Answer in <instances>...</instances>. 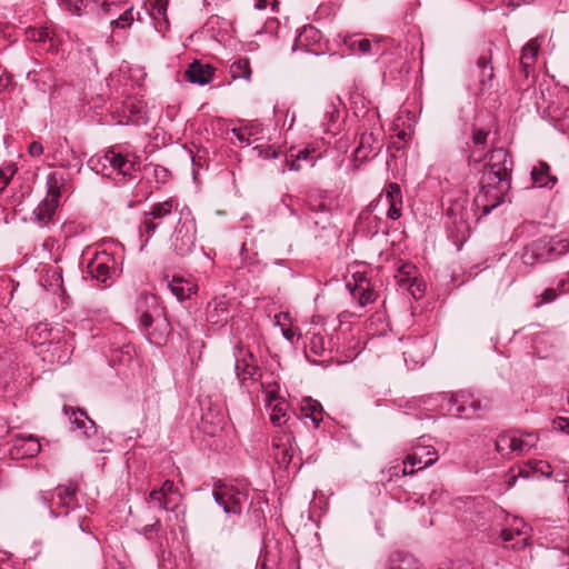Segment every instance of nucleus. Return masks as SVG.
Returning <instances> with one entry per match:
<instances>
[{
  "instance_id": "obj_22",
  "label": "nucleus",
  "mask_w": 569,
  "mask_h": 569,
  "mask_svg": "<svg viewBox=\"0 0 569 569\" xmlns=\"http://www.w3.org/2000/svg\"><path fill=\"white\" fill-rule=\"evenodd\" d=\"M355 283L348 282V288L353 299H356L360 307H365L368 303L375 301L376 292L372 289L369 279L365 274H353Z\"/></svg>"
},
{
  "instance_id": "obj_9",
  "label": "nucleus",
  "mask_w": 569,
  "mask_h": 569,
  "mask_svg": "<svg viewBox=\"0 0 569 569\" xmlns=\"http://www.w3.org/2000/svg\"><path fill=\"white\" fill-rule=\"evenodd\" d=\"M568 251L567 239L540 238L526 246L521 258L525 264L532 266L556 260Z\"/></svg>"
},
{
  "instance_id": "obj_51",
  "label": "nucleus",
  "mask_w": 569,
  "mask_h": 569,
  "mask_svg": "<svg viewBox=\"0 0 569 569\" xmlns=\"http://www.w3.org/2000/svg\"><path fill=\"white\" fill-rule=\"evenodd\" d=\"M567 282L568 279H561L558 283V288H547L540 296L542 301L547 303L552 302L560 292L569 291V288H566Z\"/></svg>"
},
{
  "instance_id": "obj_59",
  "label": "nucleus",
  "mask_w": 569,
  "mask_h": 569,
  "mask_svg": "<svg viewBox=\"0 0 569 569\" xmlns=\"http://www.w3.org/2000/svg\"><path fill=\"white\" fill-rule=\"evenodd\" d=\"M406 459L402 463H397L388 469V480L391 481L393 478L405 477L406 473Z\"/></svg>"
},
{
  "instance_id": "obj_21",
  "label": "nucleus",
  "mask_w": 569,
  "mask_h": 569,
  "mask_svg": "<svg viewBox=\"0 0 569 569\" xmlns=\"http://www.w3.org/2000/svg\"><path fill=\"white\" fill-rule=\"evenodd\" d=\"M207 320L216 326L223 327L231 318L229 300L224 297H214L208 302L206 309Z\"/></svg>"
},
{
  "instance_id": "obj_13",
  "label": "nucleus",
  "mask_w": 569,
  "mask_h": 569,
  "mask_svg": "<svg viewBox=\"0 0 569 569\" xmlns=\"http://www.w3.org/2000/svg\"><path fill=\"white\" fill-rule=\"evenodd\" d=\"M481 183V189L473 199V207L476 212L481 211L480 217H485L506 201L511 184L502 187L500 180H490L486 174Z\"/></svg>"
},
{
  "instance_id": "obj_15",
  "label": "nucleus",
  "mask_w": 569,
  "mask_h": 569,
  "mask_svg": "<svg viewBox=\"0 0 569 569\" xmlns=\"http://www.w3.org/2000/svg\"><path fill=\"white\" fill-rule=\"evenodd\" d=\"M488 157V173L486 178H490V180H500L501 186L511 184V173L513 161L511 154L507 149L503 148H495L485 158Z\"/></svg>"
},
{
  "instance_id": "obj_57",
  "label": "nucleus",
  "mask_w": 569,
  "mask_h": 569,
  "mask_svg": "<svg viewBox=\"0 0 569 569\" xmlns=\"http://www.w3.org/2000/svg\"><path fill=\"white\" fill-rule=\"evenodd\" d=\"M256 569H278V562L276 559H270L269 552H266L259 558Z\"/></svg>"
},
{
  "instance_id": "obj_47",
  "label": "nucleus",
  "mask_w": 569,
  "mask_h": 569,
  "mask_svg": "<svg viewBox=\"0 0 569 569\" xmlns=\"http://www.w3.org/2000/svg\"><path fill=\"white\" fill-rule=\"evenodd\" d=\"M230 74L232 79H246L251 78L250 60L247 57L236 59L230 64Z\"/></svg>"
},
{
  "instance_id": "obj_43",
  "label": "nucleus",
  "mask_w": 569,
  "mask_h": 569,
  "mask_svg": "<svg viewBox=\"0 0 569 569\" xmlns=\"http://www.w3.org/2000/svg\"><path fill=\"white\" fill-rule=\"evenodd\" d=\"M288 407L286 399L267 407L270 410V421L273 426L280 427L288 421Z\"/></svg>"
},
{
  "instance_id": "obj_56",
  "label": "nucleus",
  "mask_w": 569,
  "mask_h": 569,
  "mask_svg": "<svg viewBox=\"0 0 569 569\" xmlns=\"http://www.w3.org/2000/svg\"><path fill=\"white\" fill-rule=\"evenodd\" d=\"M148 503H152L154 507H158L160 510H171L170 499L163 495H159L157 498H150V495L147 498Z\"/></svg>"
},
{
  "instance_id": "obj_5",
  "label": "nucleus",
  "mask_w": 569,
  "mask_h": 569,
  "mask_svg": "<svg viewBox=\"0 0 569 569\" xmlns=\"http://www.w3.org/2000/svg\"><path fill=\"white\" fill-rule=\"evenodd\" d=\"M79 483L70 480L59 485L52 491H41L39 500L49 508L52 517H67L71 511L80 509L78 500Z\"/></svg>"
},
{
  "instance_id": "obj_41",
  "label": "nucleus",
  "mask_w": 569,
  "mask_h": 569,
  "mask_svg": "<svg viewBox=\"0 0 569 569\" xmlns=\"http://www.w3.org/2000/svg\"><path fill=\"white\" fill-rule=\"evenodd\" d=\"M539 436L537 432H520L519 436L515 433V450L516 453H525L537 446Z\"/></svg>"
},
{
  "instance_id": "obj_4",
  "label": "nucleus",
  "mask_w": 569,
  "mask_h": 569,
  "mask_svg": "<svg viewBox=\"0 0 569 569\" xmlns=\"http://www.w3.org/2000/svg\"><path fill=\"white\" fill-rule=\"evenodd\" d=\"M339 337L327 338L322 333H313L309 338L308 345H306V357L307 359L316 365L329 367L332 363L342 365L352 360L357 352L349 350L348 355L341 356L340 348L338 346Z\"/></svg>"
},
{
  "instance_id": "obj_42",
  "label": "nucleus",
  "mask_w": 569,
  "mask_h": 569,
  "mask_svg": "<svg viewBox=\"0 0 569 569\" xmlns=\"http://www.w3.org/2000/svg\"><path fill=\"white\" fill-rule=\"evenodd\" d=\"M52 347L51 353L56 357L58 363L64 365L70 360L73 347L67 339H60L56 343H50Z\"/></svg>"
},
{
  "instance_id": "obj_44",
  "label": "nucleus",
  "mask_w": 569,
  "mask_h": 569,
  "mask_svg": "<svg viewBox=\"0 0 569 569\" xmlns=\"http://www.w3.org/2000/svg\"><path fill=\"white\" fill-rule=\"evenodd\" d=\"M495 447L503 458H510L511 453H516L515 450V432H507L499 435L496 439Z\"/></svg>"
},
{
  "instance_id": "obj_10",
  "label": "nucleus",
  "mask_w": 569,
  "mask_h": 569,
  "mask_svg": "<svg viewBox=\"0 0 569 569\" xmlns=\"http://www.w3.org/2000/svg\"><path fill=\"white\" fill-rule=\"evenodd\" d=\"M63 412L69 418L72 430L89 441V447L96 452L107 451L106 440L98 437V427L84 409L64 405Z\"/></svg>"
},
{
  "instance_id": "obj_17",
  "label": "nucleus",
  "mask_w": 569,
  "mask_h": 569,
  "mask_svg": "<svg viewBox=\"0 0 569 569\" xmlns=\"http://www.w3.org/2000/svg\"><path fill=\"white\" fill-rule=\"evenodd\" d=\"M116 272V259L107 251H98L87 264V273L94 280L106 286L112 281Z\"/></svg>"
},
{
  "instance_id": "obj_61",
  "label": "nucleus",
  "mask_w": 569,
  "mask_h": 569,
  "mask_svg": "<svg viewBox=\"0 0 569 569\" xmlns=\"http://www.w3.org/2000/svg\"><path fill=\"white\" fill-rule=\"evenodd\" d=\"M291 157H297L299 161H308L311 167L315 166V159L311 157V151L308 148L299 149L296 152L291 149Z\"/></svg>"
},
{
  "instance_id": "obj_63",
  "label": "nucleus",
  "mask_w": 569,
  "mask_h": 569,
  "mask_svg": "<svg viewBox=\"0 0 569 569\" xmlns=\"http://www.w3.org/2000/svg\"><path fill=\"white\" fill-rule=\"evenodd\" d=\"M500 537L507 547H510L511 543L517 541V535L511 528L503 529L500 533Z\"/></svg>"
},
{
  "instance_id": "obj_40",
  "label": "nucleus",
  "mask_w": 569,
  "mask_h": 569,
  "mask_svg": "<svg viewBox=\"0 0 569 569\" xmlns=\"http://www.w3.org/2000/svg\"><path fill=\"white\" fill-rule=\"evenodd\" d=\"M418 276L417 267L411 262H402L395 276L397 284L399 288L405 289L411 281H415V278Z\"/></svg>"
},
{
  "instance_id": "obj_26",
  "label": "nucleus",
  "mask_w": 569,
  "mask_h": 569,
  "mask_svg": "<svg viewBox=\"0 0 569 569\" xmlns=\"http://www.w3.org/2000/svg\"><path fill=\"white\" fill-rule=\"evenodd\" d=\"M214 68L208 63H202L199 60L191 62L186 70V78L191 83L204 86L212 80Z\"/></svg>"
},
{
  "instance_id": "obj_18",
  "label": "nucleus",
  "mask_w": 569,
  "mask_h": 569,
  "mask_svg": "<svg viewBox=\"0 0 569 569\" xmlns=\"http://www.w3.org/2000/svg\"><path fill=\"white\" fill-rule=\"evenodd\" d=\"M293 442L295 438L287 433L273 438L270 455L280 469H288L292 462L297 471L301 468V462L297 463L293 461Z\"/></svg>"
},
{
  "instance_id": "obj_25",
  "label": "nucleus",
  "mask_w": 569,
  "mask_h": 569,
  "mask_svg": "<svg viewBox=\"0 0 569 569\" xmlns=\"http://www.w3.org/2000/svg\"><path fill=\"white\" fill-rule=\"evenodd\" d=\"M438 460V453L432 447L418 446L413 451L406 457V463L410 467H417V470H422Z\"/></svg>"
},
{
  "instance_id": "obj_19",
  "label": "nucleus",
  "mask_w": 569,
  "mask_h": 569,
  "mask_svg": "<svg viewBox=\"0 0 569 569\" xmlns=\"http://www.w3.org/2000/svg\"><path fill=\"white\" fill-rule=\"evenodd\" d=\"M380 129L370 132H362L359 137L358 147L355 150V159L360 162L375 158L381 150L383 142Z\"/></svg>"
},
{
  "instance_id": "obj_48",
  "label": "nucleus",
  "mask_w": 569,
  "mask_h": 569,
  "mask_svg": "<svg viewBox=\"0 0 569 569\" xmlns=\"http://www.w3.org/2000/svg\"><path fill=\"white\" fill-rule=\"evenodd\" d=\"M231 131L240 143L249 144L251 141V137L259 133V124H250L240 128H233Z\"/></svg>"
},
{
  "instance_id": "obj_29",
  "label": "nucleus",
  "mask_w": 569,
  "mask_h": 569,
  "mask_svg": "<svg viewBox=\"0 0 569 569\" xmlns=\"http://www.w3.org/2000/svg\"><path fill=\"white\" fill-rule=\"evenodd\" d=\"M268 500L260 492H256L250 500L248 516L251 522L259 529L266 525L264 509L268 507Z\"/></svg>"
},
{
  "instance_id": "obj_30",
  "label": "nucleus",
  "mask_w": 569,
  "mask_h": 569,
  "mask_svg": "<svg viewBox=\"0 0 569 569\" xmlns=\"http://www.w3.org/2000/svg\"><path fill=\"white\" fill-rule=\"evenodd\" d=\"M386 201L389 206L387 217L391 220H398L401 217L402 194L398 183H390L386 192Z\"/></svg>"
},
{
  "instance_id": "obj_58",
  "label": "nucleus",
  "mask_w": 569,
  "mask_h": 569,
  "mask_svg": "<svg viewBox=\"0 0 569 569\" xmlns=\"http://www.w3.org/2000/svg\"><path fill=\"white\" fill-rule=\"evenodd\" d=\"M161 527H162V525H161L160 519L156 518L153 523L146 525L138 532L140 535L144 536L147 539L150 540L151 539V533L160 531Z\"/></svg>"
},
{
  "instance_id": "obj_23",
  "label": "nucleus",
  "mask_w": 569,
  "mask_h": 569,
  "mask_svg": "<svg viewBox=\"0 0 569 569\" xmlns=\"http://www.w3.org/2000/svg\"><path fill=\"white\" fill-rule=\"evenodd\" d=\"M491 59V50L488 49L479 56L476 66L472 69V74L478 78L481 90L489 89L492 86L491 82L495 73Z\"/></svg>"
},
{
  "instance_id": "obj_28",
  "label": "nucleus",
  "mask_w": 569,
  "mask_h": 569,
  "mask_svg": "<svg viewBox=\"0 0 569 569\" xmlns=\"http://www.w3.org/2000/svg\"><path fill=\"white\" fill-rule=\"evenodd\" d=\"M385 569H419V566L413 555L397 549L389 553Z\"/></svg>"
},
{
  "instance_id": "obj_39",
  "label": "nucleus",
  "mask_w": 569,
  "mask_h": 569,
  "mask_svg": "<svg viewBox=\"0 0 569 569\" xmlns=\"http://www.w3.org/2000/svg\"><path fill=\"white\" fill-rule=\"evenodd\" d=\"M322 40V33L313 26L308 24L302 28L296 39L297 46L311 48L319 44Z\"/></svg>"
},
{
  "instance_id": "obj_8",
  "label": "nucleus",
  "mask_w": 569,
  "mask_h": 569,
  "mask_svg": "<svg viewBox=\"0 0 569 569\" xmlns=\"http://www.w3.org/2000/svg\"><path fill=\"white\" fill-rule=\"evenodd\" d=\"M69 181V174L66 172L56 171L48 176V196L33 210V218L38 223L47 226L52 220L61 192L66 189Z\"/></svg>"
},
{
  "instance_id": "obj_32",
  "label": "nucleus",
  "mask_w": 569,
  "mask_h": 569,
  "mask_svg": "<svg viewBox=\"0 0 569 569\" xmlns=\"http://www.w3.org/2000/svg\"><path fill=\"white\" fill-rule=\"evenodd\" d=\"M555 469L551 465L543 460H529L523 467L519 468V476L522 478H549L553 475Z\"/></svg>"
},
{
  "instance_id": "obj_64",
  "label": "nucleus",
  "mask_w": 569,
  "mask_h": 569,
  "mask_svg": "<svg viewBox=\"0 0 569 569\" xmlns=\"http://www.w3.org/2000/svg\"><path fill=\"white\" fill-rule=\"evenodd\" d=\"M31 157H40L43 153V146L40 141H32L28 147Z\"/></svg>"
},
{
  "instance_id": "obj_37",
  "label": "nucleus",
  "mask_w": 569,
  "mask_h": 569,
  "mask_svg": "<svg viewBox=\"0 0 569 569\" xmlns=\"http://www.w3.org/2000/svg\"><path fill=\"white\" fill-rule=\"evenodd\" d=\"M488 136H489L488 130H485L482 128H473L472 129L471 140H472L475 149L470 151V153L467 158L469 166H471L472 162L479 163L482 161L483 157H482V154L477 156V149L480 148L482 150L486 147Z\"/></svg>"
},
{
  "instance_id": "obj_20",
  "label": "nucleus",
  "mask_w": 569,
  "mask_h": 569,
  "mask_svg": "<svg viewBox=\"0 0 569 569\" xmlns=\"http://www.w3.org/2000/svg\"><path fill=\"white\" fill-rule=\"evenodd\" d=\"M167 281V286L171 293L179 300L184 301L192 298L198 292V283L192 277H181V276H169L164 277Z\"/></svg>"
},
{
  "instance_id": "obj_31",
  "label": "nucleus",
  "mask_w": 569,
  "mask_h": 569,
  "mask_svg": "<svg viewBox=\"0 0 569 569\" xmlns=\"http://www.w3.org/2000/svg\"><path fill=\"white\" fill-rule=\"evenodd\" d=\"M301 419H310L313 427L318 428L323 419V408L318 400L311 397L303 398L300 406Z\"/></svg>"
},
{
  "instance_id": "obj_49",
  "label": "nucleus",
  "mask_w": 569,
  "mask_h": 569,
  "mask_svg": "<svg viewBox=\"0 0 569 569\" xmlns=\"http://www.w3.org/2000/svg\"><path fill=\"white\" fill-rule=\"evenodd\" d=\"M17 170L18 168L13 162L0 167V193L8 187Z\"/></svg>"
},
{
  "instance_id": "obj_33",
  "label": "nucleus",
  "mask_w": 569,
  "mask_h": 569,
  "mask_svg": "<svg viewBox=\"0 0 569 569\" xmlns=\"http://www.w3.org/2000/svg\"><path fill=\"white\" fill-rule=\"evenodd\" d=\"M26 37L29 41L42 44L43 49L47 51H54L57 48V41L53 33L48 28L29 27L26 30Z\"/></svg>"
},
{
  "instance_id": "obj_55",
  "label": "nucleus",
  "mask_w": 569,
  "mask_h": 569,
  "mask_svg": "<svg viewBox=\"0 0 569 569\" xmlns=\"http://www.w3.org/2000/svg\"><path fill=\"white\" fill-rule=\"evenodd\" d=\"M70 4L73 6L74 11L78 16L82 14V12L90 6L93 8H99L97 0H69Z\"/></svg>"
},
{
  "instance_id": "obj_46",
  "label": "nucleus",
  "mask_w": 569,
  "mask_h": 569,
  "mask_svg": "<svg viewBox=\"0 0 569 569\" xmlns=\"http://www.w3.org/2000/svg\"><path fill=\"white\" fill-rule=\"evenodd\" d=\"M14 449L18 453H21L22 457H34L40 452L41 445L36 437L29 436L28 438L21 439L14 446Z\"/></svg>"
},
{
  "instance_id": "obj_16",
  "label": "nucleus",
  "mask_w": 569,
  "mask_h": 569,
  "mask_svg": "<svg viewBox=\"0 0 569 569\" xmlns=\"http://www.w3.org/2000/svg\"><path fill=\"white\" fill-rule=\"evenodd\" d=\"M233 357L234 372L240 381L257 380L256 376L260 369L257 357L241 340L237 341L233 346Z\"/></svg>"
},
{
  "instance_id": "obj_35",
  "label": "nucleus",
  "mask_w": 569,
  "mask_h": 569,
  "mask_svg": "<svg viewBox=\"0 0 569 569\" xmlns=\"http://www.w3.org/2000/svg\"><path fill=\"white\" fill-rule=\"evenodd\" d=\"M531 179L539 188H552L557 183V177L550 173V166L545 161H539L538 166L532 168Z\"/></svg>"
},
{
  "instance_id": "obj_53",
  "label": "nucleus",
  "mask_w": 569,
  "mask_h": 569,
  "mask_svg": "<svg viewBox=\"0 0 569 569\" xmlns=\"http://www.w3.org/2000/svg\"><path fill=\"white\" fill-rule=\"evenodd\" d=\"M403 290H407L412 296L413 299L418 300L422 298L426 290V284L421 279L417 277L415 278V281L408 283V286L405 287Z\"/></svg>"
},
{
  "instance_id": "obj_7",
  "label": "nucleus",
  "mask_w": 569,
  "mask_h": 569,
  "mask_svg": "<svg viewBox=\"0 0 569 569\" xmlns=\"http://www.w3.org/2000/svg\"><path fill=\"white\" fill-rule=\"evenodd\" d=\"M178 208L179 201L176 198L151 204L149 210L142 214L139 224L140 238L148 242L159 228L173 222Z\"/></svg>"
},
{
  "instance_id": "obj_11",
  "label": "nucleus",
  "mask_w": 569,
  "mask_h": 569,
  "mask_svg": "<svg viewBox=\"0 0 569 569\" xmlns=\"http://www.w3.org/2000/svg\"><path fill=\"white\" fill-rule=\"evenodd\" d=\"M141 331L150 343L164 346L172 332V326L163 308H153L151 311H143L139 318Z\"/></svg>"
},
{
  "instance_id": "obj_62",
  "label": "nucleus",
  "mask_w": 569,
  "mask_h": 569,
  "mask_svg": "<svg viewBox=\"0 0 569 569\" xmlns=\"http://www.w3.org/2000/svg\"><path fill=\"white\" fill-rule=\"evenodd\" d=\"M552 427L555 430H558L566 435H569V418H566V417L555 418L552 421Z\"/></svg>"
},
{
  "instance_id": "obj_14",
  "label": "nucleus",
  "mask_w": 569,
  "mask_h": 569,
  "mask_svg": "<svg viewBox=\"0 0 569 569\" xmlns=\"http://www.w3.org/2000/svg\"><path fill=\"white\" fill-rule=\"evenodd\" d=\"M189 216L182 217L180 213L170 239L171 251L180 258L188 257L196 247L197 224L194 218Z\"/></svg>"
},
{
  "instance_id": "obj_60",
  "label": "nucleus",
  "mask_w": 569,
  "mask_h": 569,
  "mask_svg": "<svg viewBox=\"0 0 569 569\" xmlns=\"http://www.w3.org/2000/svg\"><path fill=\"white\" fill-rule=\"evenodd\" d=\"M279 391L280 390H276V389L262 390V392L266 395V399H264L266 408L284 399L283 397H281L279 395Z\"/></svg>"
},
{
  "instance_id": "obj_54",
  "label": "nucleus",
  "mask_w": 569,
  "mask_h": 569,
  "mask_svg": "<svg viewBox=\"0 0 569 569\" xmlns=\"http://www.w3.org/2000/svg\"><path fill=\"white\" fill-rule=\"evenodd\" d=\"M177 490L176 485L172 480H164L160 488H156L150 491V498H157L159 495L168 496L172 495Z\"/></svg>"
},
{
  "instance_id": "obj_1",
  "label": "nucleus",
  "mask_w": 569,
  "mask_h": 569,
  "mask_svg": "<svg viewBox=\"0 0 569 569\" xmlns=\"http://www.w3.org/2000/svg\"><path fill=\"white\" fill-rule=\"evenodd\" d=\"M87 163L96 173L121 183L132 180L140 169V158L120 143L109 147L101 154L91 156Z\"/></svg>"
},
{
  "instance_id": "obj_38",
  "label": "nucleus",
  "mask_w": 569,
  "mask_h": 569,
  "mask_svg": "<svg viewBox=\"0 0 569 569\" xmlns=\"http://www.w3.org/2000/svg\"><path fill=\"white\" fill-rule=\"evenodd\" d=\"M144 170L147 172L150 171V177L147 178L148 183H153L152 186L154 189H160L161 186L166 184L170 178L171 173L170 171L160 164H148L144 167Z\"/></svg>"
},
{
  "instance_id": "obj_2",
  "label": "nucleus",
  "mask_w": 569,
  "mask_h": 569,
  "mask_svg": "<svg viewBox=\"0 0 569 569\" xmlns=\"http://www.w3.org/2000/svg\"><path fill=\"white\" fill-rule=\"evenodd\" d=\"M308 209V218L319 227L326 237L336 236V229L332 224V214L339 208V196L335 191L312 188L307 191L305 199Z\"/></svg>"
},
{
  "instance_id": "obj_3",
  "label": "nucleus",
  "mask_w": 569,
  "mask_h": 569,
  "mask_svg": "<svg viewBox=\"0 0 569 569\" xmlns=\"http://www.w3.org/2000/svg\"><path fill=\"white\" fill-rule=\"evenodd\" d=\"M469 197L465 191H459L450 200L446 213V229L448 239L460 250L470 236L469 224Z\"/></svg>"
},
{
  "instance_id": "obj_12",
  "label": "nucleus",
  "mask_w": 569,
  "mask_h": 569,
  "mask_svg": "<svg viewBox=\"0 0 569 569\" xmlns=\"http://www.w3.org/2000/svg\"><path fill=\"white\" fill-rule=\"evenodd\" d=\"M248 497L247 489L226 483L220 479L213 482L212 498L227 515L240 516Z\"/></svg>"
},
{
  "instance_id": "obj_24",
  "label": "nucleus",
  "mask_w": 569,
  "mask_h": 569,
  "mask_svg": "<svg viewBox=\"0 0 569 569\" xmlns=\"http://www.w3.org/2000/svg\"><path fill=\"white\" fill-rule=\"evenodd\" d=\"M345 44L355 54L361 56H379L382 49L379 41H370L359 34H352L345 38Z\"/></svg>"
},
{
  "instance_id": "obj_6",
  "label": "nucleus",
  "mask_w": 569,
  "mask_h": 569,
  "mask_svg": "<svg viewBox=\"0 0 569 569\" xmlns=\"http://www.w3.org/2000/svg\"><path fill=\"white\" fill-rule=\"evenodd\" d=\"M442 408L456 418H478L490 410V400L469 391H459L443 399Z\"/></svg>"
},
{
  "instance_id": "obj_34",
  "label": "nucleus",
  "mask_w": 569,
  "mask_h": 569,
  "mask_svg": "<svg viewBox=\"0 0 569 569\" xmlns=\"http://www.w3.org/2000/svg\"><path fill=\"white\" fill-rule=\"evenodd\" d=\"M136 349L132 345H123L112 348L109 355V362L112 367H128L133 361Z\"/></svg>"
},
{
  "instance_id": "obj_45",
  "label": "nucleus",
  "mask_w": 569,
  "mask_h": 569,
  "mask_svg": "<svg viewBox=\"0 0 569 569\" xmlns=\"http://www.w3.org/2000/svg\"><path fill=\"white\" fill-rule=\"evenodd\" d=\"M97 3L99 4L100 11L110 18V20L118 17L123 8L129 6L126 0H97Z\"/></svg>"
},
{
  "instance_id": "obj_27",
  "label": "nucleus",
  "mask_w": 569,
  "mask_h": 569,
  "mask_svg": "<svg viewBox=\"0 0 569 569\" xmlns=\"http://www.w3.org/2000/svg\"><path fill=\"white\" fill-rule=\"evenodd\" d=\"M134 21H142L141 11L136 10L133 6H128L118 17L110 20L109 26L112 32L117 33L130 29Z\"/></svg>"
},
{
  "instance_id": "obj_50",
  "label": "nucleus",
  "mask_w": 569,
  "mask_h": 569,
  "mask_svg": "<svg viewBox=\"0 0 569 569\" xmlns=\"http://www.w3.org/2000/svg\"><path fill=\"white\" fill-rule=\"evenodd\" d=\"M539 47L540 44L538 38L530 40L521 50V60H528L535 63L538 56Z\"/></svg>"
},
{
  "instance_id": "obj_52",
  "label": "nucleus",
  "mask_w": 569,
  "mask_h": 569,
  "mask_svg": "<svg viewBox=\"0 0 569 569\" xmlns=\"http://www.w3.org/2000/svg\"><path fill=\"white\" fill-rule=\"evenodd\" d=\"M511 529L515 530V533L517 535V541L510 545V548L515 550H521L523 549L529 539V532L528 528L525 523L521 525V527H512Z\"/></svg>"
},
{
  "instance_id": "obj_36",
  "label": "nucleus",
  "mask_w": 569,
  "mask_h": 569,
  "mask_svg": "<svg viewBox=\"0 0 569 569\" xmlns=\"http://www.w3.org/2000/svg\"><path fill=\"white\" fill-rule=\"evenodd\" d=\"M167 10H168V0H152L151 12L149 14L156 21V29L159 32H164L169 28Z\"/></svg>"
}]
</instances>
